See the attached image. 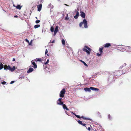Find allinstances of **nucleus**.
<instances>
[{
	"label": "nucleus",
	"mask_w": 131,
	"mask_h": 131,
	"mask_svg": "<svg viewBox=\"0 0 131 131\" xmlns=\"http://www.w3.org/2000/svg\"><path fill=\"white\" fill-rule=\"evenodd\" d=\"M35 60H33L31 61V63L34 66L33 67L34 69H36L37 67V66L35 62Z\"/></svg>",
	"instance_id": "39448f33"
},
{
	"label": "nucleus",
	"mask_w": 131,
	"mask_h": 131,
	"mask_svg": "<svg viewBox=\"0 0 131 131\" xmlns=\"http://www.w3.org/2000/svg\"><path fill=\"white\" fill-rule=\"evenodd\" d=\"M14 17H17L18 16L17 15H15L14 16Z\"/></svg>",
	"instance_id": "a18cd8bd"
},
{
	"label": "nucleus",
	"mask_w": 131,
	"mask_h": 131,
	"mask_svg": "<svg viewBox=\"0 0 131 131\" xmlns=\"http://www.w3.org/2000/svg\"><path fill=\"white\" fill-rule=\"evenodd\" d=\"M80 61L81 62H82L85 66H88V65L84 62L81 60H80Z\"/></svg>",
	"instance_id": "a878e982"
},
{
	"label": "nucleus",
	"mask_w": 131,
	"mask_h": 131,
	"mask_svg": "<svg viewBox=\"0 0 131 131\" xmlns=\"http://www.w3.org/2000/svg\"><path fill=\"white\" fill-rule=\"evenodd\" d=\"M62 99L61 98L59 99L57 101V104L60 105H63V102L62 101Z\"/></svg>",
	"instance_id": "20e7f679"
},
{
	"label": "nucleus",
	"mask_w": 131,
	"mask_h": 131,
	"mask_svg": "<svg viewBox=\"0 0 131 131\" xmlns=\"http://www.w3.org/2000/svg\"><path fill=\"white\" fill-rule=\"evenodd\" d=\"M71 113H72L77 118H81V117L79 116V115H76V114H75L74 113H73L72 112H71Z\"/></svg>",
	"instance_id": "aec40b11"
},
{
	"label": "nucleus",
	"mask_w": 131,
	"mask_h": 131,
	"mask_svg": "<svg viewBox=\"0 0 131 131\" xmlns=\"http://www.w3.org/2000/svg\"><path fill=\"white\" fill-rule=\"evenodd\" d=\"M25 40L26 41V42H27L29 43V41H28V40L27 39H26Z\"/></svg>",
	"instance_id": "ea45409f"
},
{
	"label": "nucleus",
	"mask_w": 131,
	"mask_h": 131,
	"mask_svg": "<svg viewBox=\"0 0 131 131\" xmlns=\"http://www.w3.org/2000/svg\"><path fill=\"white\" fill-rule=\"evenodd\" d=\"M76 15L74 16V17L75 19H77L78 17V16L79 15V12L77 11H76Z\"/></svg>",
	"instance_id": "ddd939ff"
},
{
	"label": "nucleus",
	"mask_w": 131,
	"mask_h": 131,
	"mask_svg": "<svg viewBox=\"0 0 131 131\" xmlns=\"http://www.w3.org/2000/svg\"><path fill=\"white\" fill-rule=\"evenodd\" d=\"M97 115L98 117H101V115L100 113L99 112H97Z\"/></svg>",
	"instance_id": "cd10ccee"
},
{
	"label": "nucleus",
	"mask_w": 131,
	"mask_h": 131,
	"mask_svg": "<svg viewBox=\"0 0 131 131\" xmlns=\"http://www.w3.org/2000/svg\"><path fill=\"white\" fill-rule=\"evenodd\" d=\"M62 43L63 45H65V42L64 40L63 39H62Z\"/></svg>",
	"instance_id": "393cba45"
},
{
	"label": "nucleus",
	"mask_w": 131,
	"mask_h": 131,
	"mask_svg": "<svg viewBox=\"0 0 131 131\" xmlns=\"http://www.w3.org/2000/svg\"><path fill=\"white\" fill-rule=\"evenodd\" d=\"M83 24H84V27L85 28H87L88 27L87 25V21L86 19H84L82 22H81L79 24V26L81 27L82 26Z\"/></svg>",
	"instance_id": "f03ea898"
},
{
	"label": "nucleus",
	"mask_w": 131,
	"mask_h": 131,
	"mask_svg": "<svg viewBox=\"0 0 131 131\" xmlns=\"http://www.w3.org/2000/svg\"><path fill=\"white\" fill-rule=\"evenodd\" d=\"M16 69V67L14 66L13 68H11L10 67V68L9 69V70L11 71L12 72L14 71Z\"/></svg>",
	"instance_id": "9b49d317"
},
{
	"label": "nucleus",
	"mask_w": 131,
	"mask_h": 131,
	"mask_svg": "<svg viewBox=\"0 0 131 131\" xmlns=\"http://www.w3.org/2000/svg\"><path fill=\"white\" fill-rule=\"evenodd\" d=\"M1 83L2 84H5V83H6V82H5V81H3V82H2Z\"/></svg>",
	"instance_id": "4c0bfd02"
},
{
	"label": "nucleus",
	"mask_w": 131,
	"mask_h": 131,
	"mask_svg": "<svg viewBox=\"0 0 131 131\" xmlns=\"http://www.w3.org/2000/svg\"><path fill=\"white\" fill-rule=\"evenodd\" d=\"M35 18L37 19H38V18L37 17H35Z\"/></svg>",
	"instance_id": "49530a36"
},
{
	"label": "nucleus",
	"mask_w": 131,
	"mask_h": 131,
	"mask_svg": "<svg viewBox=\"0 0 131 131\" xmlns=\"http://www.w3.org/2000/svg\"><path fill=\"white\" fill-rule=\"evenodd\" d=\"M57 32H56L55 31H54V34H53V35L54 36H55L56 35L57 33Z\"/></svg>",
	"instance_id": "e433bc0d"
},
{
	"label": "nucleus",
	"mask_w": 131,
	"mask_h": 131,
	"mask_svg": "<svg viewBox=\"0 0 131 131\" xmlns=\"http://www.w3.org/2000/svg\"><path fill=\"white\" fill-rule=\"evenodd\" d=\"M15 61V59L14 58L13 59V61Z\"/></svg>",
	"instance_id": "37998d69"
},
{
	"label": "nucleus",
	"mask_w": 131,
	"mask_h": 131,
	"mask_svg": "<svg viewBox=\"0 0 131 131\" xmlns=\"http://www.w3.org/2000/svg\"><path fill=\"white\" fill-rule=\"evenodd\" d=\"M49 60H48V59L47 60L46 62L45 63V64H47L49 62Z\"/></svg>",
	"instance_id": "473e14b6"
},
{
	"label": "nucleus",
	"mask_w": 131,
	"mask_h": 131,
	"mask_svg": "<svg viewBox=\"0 0 131 131\" xmlns=\"http://www.w3.org/2000/svg\"><path fill=\"white\" fill-rule=\"evenodd\" d=\"M90 89H91V90H96L97 91L99 90V89H98L94 88L93 87H90Z\"/></svg>",
	"instance_id": "dca6fc26"
},
{
	"label": "nucleus",
	"mask_w": 131,
	"mask_h": 131,
	"mask_svg": "<svg viewBox=\"0 0 131 131\" xmlns=\"http://www.w3.org/2000/svg\"><path fill=\"white\" fill-rule=\"evenodd\" d=\"M60 0H58V1H59Z\"/></svg>",
	"instance_id": "3c124183"
},
{
	"label": "nucleus",
	"mask_w": 131,
	"mask_h": 131,
	"mask_svg": "<svg viewBox=\"0 0 131 131\" xmlns=\"http://www.w3.org/2000/svg\"><path fill=\"white\" fill-rule=\"evenodd\" d=\"M42 7V4H40L39 5L37 6V8H38V11L40 12L41 9Z\"/></svg>",
	"instance_id": "423d86ee"
},
{
	"label": "nucleus",
	"mask_w": 131,
	"mask_h": 131,
	"mask_svg": "<svg viewBox=\"0 0 131 131\" xmlns=\"http://www.w3.org/2000/svg\"><path fill=\"white\" fill-rule=\"evenodd\" d=\"M14 81H12L10 83V84H12L14 83Z\"/></svg>",
	"instance_id": "a19ab883"
},
{
	"label": "nucleus",
	"mask_w": 131,
	"mask_h": 131,
	"mask_svg": "<svg viewBox=\"0 0 131 131\" xmlns=\"http://www.w3.org/2000/svg\"><path fill=\"white\" fill-rule=\"evenodd\" d=\"M34 60H35V61L36 62L37 61L41 62L42 61L41 58H40L38 59L36 58Z\"/></svg>",
	"instance_id": "f3484780"
},
{
	"label": "nucleus",
	"mask_w": 131,
	"mask_h": 131,
	"mask_svg": "<svg viewBox=\"0 0 131 131\" xmlns=\"http://www.w3.org/2000/svg\"><path fill=\"white\" fill-rule=\"evenodd\" d=\"M34 71L33 69L32 68H30L27 71V73H29L31 72Z\"/></svg>",
	"instance_id": "9d476101"
},
{
	"label": "nucleus",
	"mask_w": 131,
	"mask_h": 131,
	"mask_svg": "<svg viewBox=\"0 0 131 131\" xmlns=\"http://www.w3.org/2000/svg\"><path fill=\"white\" fill-rule=\"evenodd\" d=\"M84 90L86 91H88V92H90L91 90L90 89V88H85L84 89Z\"/></svg>",
	"instance_id": "6ab92c4d"
},
{
	"label": "nucleus",
	"mask_w": 131,
	"mask_h": 131,
	"mask_svg": "<svg viewBox=\"0 0 131 131\" xmlns=\"http://www.w3.org/2000/svg\"><path fill=\"white\" fill-rule=\"evenodd\" d=\"M4 69L5 70H9L10 68V66L9 65L7 66L6 64H5L4 67Z\"/></svg>",
	"instance_id": "0eeeda50"
},
{
	"label": "nucleus",
	"mask_w": 131,
	"mask_h": 131,
	"mask_svg": "<svg viewBox=\"0 0 131 131\" xmlns=\"http://www.w3.org/2000/svg\"><path fill=\"white\" fill-rule=\"evenodd\" d=\"M4 66L2 63L0 64V70H1L3 68Z\"/></svg>",
	"instance_id": "b1692460"
},
{
	"label": "nucleus",
	"mask_w": 131,
	"mask_h": 131,
	"mask_svg": "<svg viewBox=\"0 0 131 131\" xmlns=\"http://www.w3.org/2000/svg\"><path fill=\"white\" fill-rule=\"evenodd\" d=\"M40 3L41 4L43 2V0H39Z\"/></svg>",
	"instance_id": "72a5a7b5"
},
{
	"label": "nucleus",
	"mask_w": 131,
	"mask_h": 131,
	"mask_svg": "<svg viewBox=\"0 0 131 131\" xmlns=\"http://www.w3.org/2000/svg\"><path fill=\"white\" fill-rule=\"evenodd\" d=\"M65 112H66V113H67V112H66V111H65Z\"/></svg>",
	"instance_id": "8fccbe9b"
},
{
	"label": "nucleus",
	"mask_w": 131,
	"mask_h": 131,
	"mask_svg": "<svg viewBox=\"0 0 131 131\" xmlns=\"http://www.w3.org/2000/svg\"><path fill=\"white\" fill-rule=\"evenodd\" d=\"M78 123L79 124H80L84 126H85V125H86V124H83L82 121H78Z\"/></svg>",
	"instance_id": "2eb2a0df"
},
{
	"label": "nucleus",
	"mask_w": 131,
	"mask_h": 131,
	"mask_svg": "<svg viewBox=\"0 0 131 131\" xmlns=\"http://www.w3.org/2000/svg\"><path fill=\"white\" fill-rule=\"evenodd\" d=\"M13 6L15 7L17 9H20L21 8V6L20 5H18L17 6H15V5H13Z\"/></svg>",
	"instance_id": "f8f14e48"
},
{
	"label": "nucleus",
	"mask_w": 131,
	"mask_h": 131,
	"mask_svg": "<svg viewBox=\"0 0 131 131\" xmlns=\"http://www.w3.org/2000/svg\"><path fill=\"white\" fill-rule=\"evenodd\" d=\"M40 27V25H36L34 26V27L35 28H37Z\"/></svg>",
	"instance_id": "4be33fe9"
},
{
	"label": "nucleus",
	"mask_w": 131,
	"mask_h": 131,
	"mask_svg": "<svg viewBox=\"0 0 131 131\" xmlns=\"http://www.w3.org/2000/svg\"><path fill=\"white\" fill-rule=\"evenodd\" d=\"M111 46V44L108 43H106L104 45V47L105 48H108Z\"/></svg>",
	"instance_id": "6e6552de"
},
{
	"label": "nucleus",
	"mask_w": 131,
	"mask_h": 131,
	"mask_svg": "<svg viewBox=\"0 0 131 131\" xmlns=\"http://www.w3.org/2000/svg\"><path fill=\"white\" fill-rule=\"evenodd\" d=\"M66 92L65 89H63L61 91L60 93V96L61 97H63L64 96V95L65 94V93Z\"/></svg>",
	"instance_id": "7ed1b4c3"
},
{
	"label": "nucleus",
	"mask_w": 131,
	"mask_h": 131,
	"mask_svg": "<svg viewBox=\"0 0 131 131\" xmlns=\"http://www.w3.org/2000/svg\"><path fill=\"white\" fill-rule=\"evenodd\" d=\"M31 43H29V45H31Z\"/></svg>",
	"instance_id": "de8ad7c7"
},
{
	"label": "nucleus",
	"mask_w": 131,
	"mask_h": 131,
	"mask_svg": "<svg viewBox=\"0 0 131 131\" xmlns=\"http://www.w3.org/2000/svg\"><path fill=\"white\" fill-rule=\"evenodd\" d=\"M40 20H36V21H35V22L36 23V24H38V23H39L40 22Z\"/></svg>",
	"instance_id": "7c9ffc66"
},
{
	"label": "nucleus",
	"mask_w": 131,
	"mask_h": 131,
	"mask_svg": "<svg viewBox=\"0 0 131 131\" xmlns=\"http://www.w3.org/2000/svg\"><path fill=\"white\" fill-rule=\"evenodd\" d=\"M111 118V116L110 114H109L108 115V118L109 119H110Z\"/></svg>",
	"instance_id": "58836bf2"
},
{
	"label": "nucleus",
	"mask_w": 131,
	"mask_h": 131,
	"mask_svg": "<svg viewBox=\"0 0 131 131\" xmlns=\"http://www.w3.org/2000/svg\"><path fill=\"white\" fill-rule=\"evenodd\" d=\"M63 105V108L65 109H66L67 110H69V109L67 107V106H66V105L65 104H63L62 105Z\"/></svg>",
	"instance_id": "a211bd4d"
},
{
	"label": "nucleus",
	"mask_w": 131,
	"mask_h": 131,
	"mask_svg": "<svg viewBox=\"0 0 131 131\" xmlns=\"http://www.w3.org/2000/svg\"><path fill=\"white\" fill-rule=\"evenodd\" d=\"M103 47L101 48H99V50L101 53L103 52Z\"/></svg>",
	"instance_id": "bb28decb"
},
{
	"label": "nucleus",
	"mask_w": 131,
	"mask_h": 131,
	"mask_svg": "<svg viewBox=\"0 0 131 131\" xmlns=\"http://www.w3.org/2000/svg\"><path fill=\"white\" fill-rule=\"evenodd\" d=\"M80 15L81 17L83 18H84L85 17V14L83 12L81 11L80 12Z\"/></svg>",
	"instance_id": "1a4fd4ad"
},
{
	"label": "nucleus",
	"mask_w": 131,
	"mask_h": 131,
	"mask_svg": "<svg viewBox=\"0 0 131 131\" xmlns=\"http://www.w3.org/2000/svg\"><path fill=\"white\" fill-rule=\"evenodd\" d=\"M47 56H49V55H48V54H47Z\"/></svg>",
	"instance_id": "09e8293b"
},
{
	"label": "nucleus",
	"mask_w": 131,
	"mask_h": 131,
	"mask_svg": "<svg viewBox=\"0 0 131 131\" xmlns=\"http://www.w3.org/2000/svg\"><path fill=\"white\" fill-rule=\"evenodd\" d=\"M125 48L127 50L129 51L131 50V47L129 46H127L125 47Z\"/></svg>",
	"instance_id": "4468645a"
},
{
	"label": "nucleus",
	"mask_w": 131,
	"mask_h": 131,
	"mask_svg": "<svg viewBox=\"0 0 131 131\" xmlns=\"http://www.w3.org/2000/svg\"><path fill=\"white\" fill-rule=\"evenodd\" d=\"M54 40H53V41H52L51 42L52 43H54Z\"/></svg>",
	"instance_id": "c03bdc74"
},
{
	"label": "nucleus",
	"mask_w": 131,
	"mask_h": 131,
	"mask_svg": "<svg viewBox=\"0 0 131 131\" xmlns=\"http://www.w3.org/2000/svg\"><path fill=\"white\" fill-rule=\"evenodd\" d=\"M88 130H90L91 128L90 127H88Z\"/></svg>",
	"instance_id": "79ce46f5"
},
{
	"label": "nucleus",
	"mask_w": 131,
	"mask_h": 131,
	"mask_svg": "<svg viewBox=\"0 0 131 131\" xmlns=\"http://www.w3.org/2000/svg\"><path fill=\"white\" fill-rule=\"evenodd\" d=\"M126 66V63L124 64L122 66L120 67L122 68L123 67L125 66Z\"/></svg>",
	"instance_id": "c756f323"
},
{
	"label": "nucleus",
	"mask_w": 131,
	"mask_h": 131,
	"mask_svg": "<svg viewBox=\"0 0 131 131\" xmlns=\"http://www.w3.org/2000/svg\"><path fill=\"white\" fill-rule=\"evenodd\" d=\"M81 118L85 120H90V119L89 118H85L84 117V116H82L81 117Z\"/></svg>",
	"instance_id": "5701e85b"
},
{
	"label": "nucleus",
	"mask_w": 131,
	"mask_h": 131,
	"mask_svg": "<svg viewBox=\"0 0 131 131\" xmlns=\"http://www.w3.org/2000/svg\"><path fill=\"white\" fill-rule=\"evenodd\" d=\"M83 50L84 51L86 52L88 54H90L91 49L88 46H85L83 49Z\"/></svg>",
	"instance_id": "f257e3e1"
},
{
	"label": "nucleus",
	"mask_w": 131,
	"mask_h": 131,
	"mask_svg": "<svg viewBox=\"0 0 131 131\" xmlns=\"http://www.w3.org/2000/svg\"><path fill=\"white\" fill-rule=\"evenodd\" d=\"M48 50L47 49H46L45 51V54H46L47 53H48Z\"/></svg>",
	"instance_id": "f704fd0d"
},
{
	"label": "nucleus",
	"mask_w": 131,
	"mask_h": 131,
	"mask_svg": "<svg viewBox=\"0 0 131 131\" xmlns=\"http://www.w3.org/2000/svg\"><path fill=\"white\" fill-rule=\"evenodd\" d=\"M54 28L52 27H51L50 28V30L51 32H53L54 31Z\"/></svg>",
	"instance_id": "c85d7f7f"
},
{
	"label": "nucleus",
	"mask_w": 131,
	"mask_h": 131,
	"mask_svg": "<svg viewBox=\"0 0 131 131\" xmlns=\"http://www.w3.org/2000/svg\"><path fill=\"white\" fill-rule=\"evenodd\" d=\"M68 16V15H67V17L65 18V19L68 20L69 19V18H68V17H67Z\"/></svg>",
	"instance_id": "c9c22d12"
},
{
	"label": "nucleus",
	"mask_w": 131,
	"mask_h": 131,
	"mask_svg": "<svg viewBox=\"0 0 131 131\" xmlns=\"http://www.w3.org/2000/svg\"><path fill=\"white\" fill-rule=\"evenodd\" d=\"M59 30L58 27V26H56L55 28L54 29V31H55L56 32H57Z\"/></svg>",
	"instance_id": "412c9836"
},
{
	"label": "nucleus",
	"mask_w": 131,
	"mask_h": 131,
	"mask_svg": "<svg viewBox=\"0 0 131 131\" xmlns=\"http://www.w3.org/2000/svg\"><path fill=\"white\" fill-rule=\"evenodd\" d=\"M101 53H97V55L99 57L101 56Z\"/></svg>",
	"instance_id": "2f4dec72"
}]
</instances>
